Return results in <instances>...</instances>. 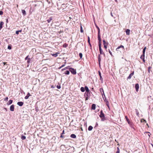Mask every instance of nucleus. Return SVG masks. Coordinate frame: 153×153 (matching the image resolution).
Here are the masks:
<instances>
[{
    "label": "nucleus",
    "mask_w": 153,
    "mask_h": 153,
    "mask_svg": "<svg viewBox=\"0 0 153 153\" xmlns=\"http://www.w3.org/2000/svg\"><path fill=\"white\" fill-rule=\"evenodd\" d=\"M69 70L71 73L73 74H75L76 73V70L72 68H70Z\"/></svg>",
    "instance_id": "1"
},
{
    "label": "nucleus",
    "mask_w": 153,
    "mask_h": 153,
    "mask_svg": "<svg viewBox=\"0 0 153 153\" xmlns=\"http://www.w3.org/2000/svg\"><path fill=\"white\" fill-rule=\"evenodd\" d=\"M103 42L104 48L105 49H106L107 48V46L108 45V43L106 42L105 40H103Z\"/></svg>",
    "instance_id": "2"
},
{
    "label": "nucleus",
    "mask_w": 153,
    "mask_h": 153,
    "mask_svg": "<svg viewBox=\"0 0 153 153\" xmlns=\"http://www.w3.org/2000/svg\"><path fill=\"white\" fill-rule=\"evenodd\" d=\"M100 117V118H102L103 117H105V115L104 113H103V111L102 110H101L100 112V114L99 115Z\"/></svg>",
    "instance_id": "3"
},
{
    "label": "nucleus",
    "mask_w": 153,
    "mask_h": 153,
    "mask_svg": "<svg viewBox=\"0 0 153 153\" xmlns=\"http://www.w3.org/2000/svg\"><path fill=\"white\" fill-rule=\"evenodd\" d=\"M135 88L136 89V91L137 92L139 88V85L137 83L135 84Z\"/></svg>",
    "instance_id": "4"
},
{
    "label": "nucleus",
    "mask_w": 153,
    "mask_h": 153,
    "mask_svg": "<svg viewBox=\"0 0 153 153\" xmlns=\"http://www.w3.org/2000/svg\"><path fill=\"white\" fill-rule=\"evenodd\" d=\"M100 53L101 54H103L104 56H105V53L103 52L102 48L99 49Z\"/></svg>",
    "instance_id": "5"
},
{
    "label": "nucleus",
    "mask_w": 153,
    "mask_h": 153,
    "mask_svg": "<svg viewBox=\"0 0 153 153\" xmlns=\"http://www.w3.org/2000/svg\"><path fill=\"white\" fill-rule=\"evenodd\" d=\"M120 48H122V49L123 50V49H124V47L123 46L121 45L120 46L118 47L117 48L116 50L117 51H119V49Z\"/></svg>",
    "instance_id": "6"
},
{
    "label": "nucleus",
    "mask_w": 153,
    "mask_h": 153,
    "mask_svg": "<svg viewBox=\"0 0 153 153\" xmlns=\"http://www.w3.org/2000/svg\"><path fill=\"white\" fill-rule=\"evenodd\" d=\"M17 104L19 106H22L24 104V103L22 102H17Z\"/></svg>",
    "instance_id": "7"
},
{
    "label": "nucleus",
    "mask_w": 153,
    "mask_h": 153,
    "mask_svg": "<svg viewBox=\"0 0 153 153\" xmlns=\"http://www.w3.org/2000/svg\"><path fill=\"white\" fill-rule=\"evenodd\" d=\"M31 95L29 93H28L27 95L25 97V99H27L29 97L31 96Z\"/></svg>",
    "instance_id": "8"
},
{
    "label": "nucleus",
    "mask_w": 153,
    "mask_h": 153,
    "mask_svg": "<svg viewBox=\"0 0 153 153\" xmlns=\"http://www.w3.org/2000/svg\"><path fill=\"white\" fill-rule=\"evenodd\" d=\"M10 110L11 111H13L14 110V106L13 105H11L10 107Z\"/></svg>",
    "instance_id": "9"
},
{
    "label": "nucleus",
    "mask_w": 153,
    "mask_h": 153,
    "mask_svg": "<svg viewBox=\"0 0 153 153\" xmlns=\"http://www.w3.org/2000/svg\"><path fill=\"white\" fill-rule=\"evenodd\" d=\"M126 32L127 35H129L130 34V30L129 29H127L126 30Z\"/></svg>",
    "instance_id": "10"
},
{
    "label": "nucleus",
    "mask_w": 153,
    "mask_h": 153,
    "mask_svg": "<svg viewBox=\"0 0 153 153\" xmlns=\"http://www.w3.org/2000/svg\"><path fill=\"white\" fill-rule=\"evenodd\" d=\"M85 92H90V91L88 89V87L86 86H85Z\"/></svg>",
    "instance_id": "11"
},
{
    "label": "nucleus",
    "mask_w": 153,
    "mask_h": 153,
    "mask_svg": "<svg viewBox=\"0 0 153 153\" xmlns=\"http://www.w3.org/2000/svg\"><path fill=\"white\" fill-rule=\"evenodd\" d=\"M59 53H55V54H51V55H52V56H53L54 57H57L58 55V54H59Z\"/></svg>",
    "instance_id": "12"
},
{
    "label": "nucleus",
    "mask_w": 153,
    "mask_h": 153,
    "mask_svg": "<svg viewBox=\"0 0 153 153\" xmlns=\"http://www.w3.org/2000/svg\"><path fill=\"white\" fill-rule=\"evenodd\" d=\"M98 39L99 41V42H101V40L100 38V34H98Z\"/></svg>",
    "instance_id": "13"
},
{
    "label": "nucleus",
    "mask_w": 153,
    "mask_h": 153,
    "mask_svg": "<svg viewBox=\"0 0 153 153\" xmlns=\"http://www.w3.org/2000/svg\"><path fill=\"white\" fill-rule=\"evenodd\" d=\"M96 108V105L95 104H93L91 106V109L93 110H95Z\"/></svg>",
    "instance_id": "14"
},
{
    "label": "nucleus",
    "mask_w": 153,
    "mask_h": 153,
    "mask_svg": "<svg viewBox=\"0 0 153 153\" xmlns=\"http://www.w3.org/2000/svg\"><path fill=\"white\" fill-rule=\"evenodd\" d=\"M134 74V73H131L129 76H128V77L127 78V79H130L131 78V76H132Z\"/></svg>",
    "instance_id": "15"
},
{
    "label": "nucleus",
    "mask_w": 153,
    "mask_h": 153,
    "mask_svg": "<svg viewBox=\"0 0 153 153\" xmlns=\"http://www.w3.org/2000/svg\"><path fill=\"white\" fill-rule=\"evenodd\" d=\"M4 22H0V30L2 28V26L4 25Z\"/></svg>",
    "instance_id": "16"
},
{
    "label": "nucleus",
    "mask_w": 153,
    "mask_h": 153,
    "mask_svg": "<svg viewBox=\"0 0 153 153\" xmlns=\"http://www.w3.org/2000/svg\"><path fill=\"white\" fill-rule=\"evenodd\" d=\"M125 118H126V120L127 122H128V124H130V123L131 122L129 121V119H128V117H127V116H126Z\"/></svg>",
    "instance_id": "17"
},
{
    "label": "nucleus",
    "mask_w": 153,
    "mask_h": 153,
    "mask_svg": "<svg viewBox=\"0 0 153 153\" xmlns=\"http://www.w3.org/2000/svg\"><path fill=\"white\" fill-rule=\"evenodd\" d=\"M70 137H71L72 138H75L76 137V135L74 134H71V135Z\"/></svg>",
    "instance_id": "18"
},
{
    "label": "nucleus",
    "mask_w": 153,
    "mask_h": 153,
    "mask_svg": "<svg viewBox=\"0 0 153 153\" xmlns=\"http://www.w3.org/2000/svg\"><path fill=\"white\" fill-rule=\"evenodd\" d=\"M146 47H145L143 49V56H144V54H145V52L146 51Z\"/></svg>",
    "instance_id": "19"
},
{
    "label": "nucleus",
    "mask_w": 153,
    "mask_h": 153,
    "mask_svg": "<svg viewBox=\"0 0 153 153\" xmlns=\"http://www.w3.org/2000/svg\"><path fill=\"white\" fill-rule=\"evenodd\" d=\"M22 13L23 15L24 16H25L26 14V11L25 10H22Z\"/></svg>",
    "instance_id": "20"
},
{
    "label": "nucleus",
    "mask_w": 153,
    "mask_h": 153,
    "mask_svg": "<svg viewBox=\"0 0 153 153\" xmlns=\"http://www.w3.org/2000/svg\"><path fill=\"white\" fill-rule=\"evenodd\" d=\"M13 100H9L8 102L7 103V104L8 105H10L12 103Z\"/></svg>",
    "instance_id": "21"
},
{
    "label": "nucleus",
    "mask_w": 153,
    "mask_h": 153,
    "mask_svg": "<svg viewBox=\"0 0 153 153\" xmlns=\"http://www.w3.org/2000/svg\"><path fill=\"white\" fill-rule=\"evenodd\" d=\"M99 74L100 76V80H103V79L101 75V73L99 71Z\"/></svg>",
    "instance_id": "22"
},
{
    "label": "nucleus",
    "mask_w": 153,
    "mask_h": 153,
    "mask_svg": "<svg viewBox=\"0 0 153 153\" xmlns=\"http://www.w3.org/2000/svg\"><path fill=\"white\" fill-rule=\"evenodd\" d=\"M85 94L86 95L87 97H89L90 96V92H85Z\"/></svg>",
    "instance_id": "23"
},
{
    "label": "nucleus",
    "mask_w": 153,
    "mask_h": 153,
    "mask_svg": "<svg viewBox=\"0 0 153 153\" xmlns=\"http://www.w3.org/2000/svg\"><path fill=\"white\" fill-rule=\"evenodd\" d=\"M93 129V127L92 126H89V127H88V130L89 131H91V130H92V129Z\"/></svg>",
    "instance_id": "24"
},
{
    "label": "nucleus",
    "mask_w": 153,
    "mask_h": 153,
    "mask_svg": "<svg viewBox=\"0 0 153 153\" xmlns=\"http://www.w3.org/2000/svg\"><path fill=\"white\" fill-rule=\"evenodd\" d=\"M100 91L101 93H102V92H103L104 95V96L105 97V95L104 94V92L103 90V88H100Z\"/></svg>",
    "instance_id": "25"
},
{
    "label": "nucleus",
    "mask_w": 153,
    "mask_h": 153,
    "mask_svg": "<svg viewBox=\"0 0 153 153\" xmlns=\"http://www.w3.org/2000/svg\"><path fill=\"white\" fill-rule=\"evenodd\" d=\"M80 90L82 92H84L85 91V88H84L83 87H82L80 88Z\"/></svg>",
    "instance_id": "26"
},
{
    "label": "nucleus",
    "mask_w": 153,
    "mask_h": 153,
    "mask_svg": "<svg viewBox=\"0 0 153 153\" xmlns=\"http://www.w3.org/2000/svg\"><path fill=\"white\" fill-rule=\"evenodd\" d=\"M52 20V18L51 17H50L48 20H47V21L48 23H50Z\"/></svg>",
    "instance_id": "27"
},
{
    "label": "nucleus",
    "mask_w": 153,
    "mask_h": 153,
    "mask_svg": "<svg viewBox=\"0 0 153 153\" xmlns=\"http://www.w3.org/2000/svg\"><path fill=\"white\" fill-rule=\"evenodd\" d=\"M69 71H66L65 72V73H64L65 74H67V75H68L69 74Z\"/></svg>",
    "instance_id": "28"
},
{
    "label": "nucleus",
    "mask_w": 153,
    "mask_h": 153,
    "mask_svg": "<svg viewBox=\"0 0 153 153\" xmlns=\"http://www.w3.org/2000/svg\"><path fill=\"white\" fill-rule=\"evenodd\" d=\"M96 27L98 30V34H100V29L99 27L98 26H96Z\"/></svg>",
    "instance_id": "29"
},
{
    "label": "nucleus",
    "mask_w": 153,
    "mask_h": 153,
    "mask_svg": "<svg viewBox=\"0 0 153 153\" xmlns=\"http://www.w3.org/2000/svg\"><path fill=\"white\" fill-rule=\"evenodd\" d=\"M68 46V45L66 43H65L63 44V47L64 48H66Z\"/></svg>",
    "instance_id": "30"
},
{
    "label": "nucleus",
    "mask_w": 153,
    "mask_h": 153,
    "mask_svg": "<svg viewBox=\"0 0 153 153\" xmlns=\"http://www.w3.org/2000/svg\"><path fill=\"white\" fill-rule=\"evenodd\" d=\"M98 45L99 47V49L101 48V42H98Z\"/></svg>",
    "instance_id": "31"
},
{
    "label": "nucleus",
    "mask_w": 153,
    "mask_h": 153,
    "mask_svg": "<svg viewBox=\"0 0 153 153\" xmlns=\"http://www.w3.org/2000/svg\"><path fill=\"white\" fill-rule=\"evenodd\" d=\"M7 48L9 50H10L12 48L11 45H9L8 46Z\"/></svg>",
    "instance_id": "32"
},
{
    "label": "nucleus",
    "mask_w": 153,
    "mask_h": 153,
    "mask_svg": "<svg viewBox=\"0 0 153 153\" xmlns=\"http://www.w3.org/2000/svg\"><path fill=\"white\" fill-rule=\"evenodd\" d=\"M26 139V137L24 136H22L21 137V139L22 140H25Z\"/></svg>",
    "instance_id": "33"
},
{
    "label": "nucleus",
    "mask_w": 153,
    "mask_h": 153,
    "mask_svg": "<svg viewBox=\"0 0 153 153\" xmlns=\"http://www.w3.org/2000/svg\"><path fill=\"white\" fill-rule=\"evenodd\" d=\"M79 56L81 59H82V53H79Z\"/></svg>",
    "instance_id": "34"
},
{
    "label": "nucleus",
    "mask_w": 153,
    "mask_h": 153,
    "mask_svg": "<svg viewBox=\"0 0 153 153\" xmlns=\"http://www.w3.org/2000/svg\"><path fill=\"white\" fill-rule=\"evenodd\" d=\"M88 42L89 43V44L90 45V46H91V44L90 43V38L89 36H88Z\"/></svg>",
    "instance_id": "35"
},
{
    "label": "nucleus",
    "mask_w": 153,
    "mask_h": 153,
    "mask_svg": "<svg viewBox=\"0 0 153 153\" xmlns=\"http://www.w3.org/2000/svg\"><path fill=\"white\" fill-rule=\"evenodd\" d=\"M120 150L119 147L117 148V150L116 152V153H120Z\"/></svg>",
    "instance_id": "36"
},
{
    "label": "nucleus",
    "mask_w": 153,
    "mask_h": 153,
    "mask_svg": "<svg viewBox=\"0 0 153 153\" xmlns=\"http://www.w3.org/2000/svg\"><path fill=\"white\" fill-rule=\"evenodd\" d=\"M31 61V59L30 58L28 59V60L27 61V63L28 64H29L30 62Z\"/></svg>",
    "instance_id": "37"
},
{
    "label": "nucleus",
    "mask_w": 153,
    "mask_h": 153,
    "mask_svg": "<svg viewBox=\"0 0 153 153\" xmlns=\"http://www.w3.org/2000/svg\"><path fill=\"white\" fill-rule=\"evenodd\" d=\"M101 61V58H98L99 64V65L100 66V65Z\"/></svg>",
    "instance_id": "38"
},
{
    "label": "nucleus",
    "mask_w": 153,
    "mask_h": 153,
    "mask_svg": "<svg viewBox=\"0 0 153 153\" xmlns=\"http://www.w3.org/2000/svg\"><path fill=\"white\" fill-rule=\"evenodd\" d=\"M130 127L133 128V125L131 123H130V124H129Z\"/></svg>",
    "instance_id": "39"
},
{
    "label": "nucleus",
    "mask_w": 153,
    "mask_h": 153,
    "mask_svg": "<svg viewBox=\"0 0 153 153\" xmlns=\"http://www.w3.org/2000/svg\"><path fill=\"white\" fill-rule=\"evenodd\" d=\"M80 31L81 33H83V30H82V26H81V27H80Z\"/></svg>",
    "instance_id": "40"
},
{
    "label": "nucleus",
    "mask_w": 153,
    "mask_h": 153,
    "mask_svg": "<svg viewBox=\"0 0 153 153\" xmlns=\"http://www.w3.org/2000/svg\"><path fill=\"white\" fill-rule=\"evenodd\" d=\"M101 118V120L102 121H104L105 120V117Z\"/></svg>",
    "instance_id": "41"
},
{
    "label": "nucleus",
    "mask_w": 153,
    "mask_h": 153,
    "mask_svg": "<svg viewBox=\"0 0 153 153\" xmlns=\"http://www.w3.org/2000/svg\"><path fill=\"white\" fill-rule=\"evenodd\" d=\"M56 87L58 89H60L61 88V86L60 85H57Z\"/></svg>",
    "instance_id": "42"
},
{
    "label": "nucleus",
    "mask_w": 153,
    "mask_h": 153,
    "mask_svg": "<svg viewBox=\"0 0 153 153\" xmlns=\"http://www.w3.org/2000/svg\"><path fill=\"white\" fill-rule=\"evenodd\" d=\"M143 57H145V54H144V56H143V54L140 57V58L142 59Z\"/></svg>",
    "instance_id": "43"
},
{
    "label": "nucleus",
    "mask_w": 153,
    "mask_h": 153,
    "mask_svg": "<svg viewBox=\"0 0 153 153\" xmlns=\"http://www.w3.org/2000/svg\"><path fill=\"white\" fill-rule=\"evenodd\" d=\"M8 100V97H7L5 98L4 99V100L5 101H7Z\"/></svg>",
    "instance_id": "44"
},
{
    "label": "nucleus",
    "mask_w": 153,
    "mask_h": 153,
    "mask_svg": "<svg viewBox=\"0 0 153 153\" xmlns=\"http://www.w3.org/2000/svg\"><path fill=\"white\" fill-rule=\"evenodd\" d=\"M3 14V11H0V15H1Z\"/></svg>",
    "instance_id": "45"
},
{
    "label": "nucleus",
    "mask_w": 153,
    "mask_h": 153,
    "mask_svg": "<svg viewBox=\"0 0 153 153\" xmlns=\"http://www.w3.org/2000/svg\"><path fill=\"white\" fill-rule=\"evenodd\" d=\"M16 34L18 35L19 33V32L18 31V30H17L16 31Z\"/></svg>",
    "instance_id": "46"
},
{
    "label": "nucleus",
    "mask_w": 153,
    "mask_h": 153,
    "mask_svg": "<svg viewBox=\"0 0 153 153\" xmlns=\"http://www.w3.org/2000/svg\"><path fill=\"white\" fill-rule=\"evenodd\" d=\"M28 56H27L25 58V60H28V59L29 58H28Z\"/></svg>",
    "instance_id": "47"
},
{
    "label": "nucleus",
    "mask_w": 153,
    "mask_h": 153,
    "mask_svg": "<svg viewBox=\"0 0 153 153\" xmlns=\"http://www.w3.org/2000/svg\"><path fill=\"white\" fill-rule=\"evenodd\" d=\"M142 60H143V61L144 62H145V57H143L142 58Z\"/></svg>",
    "instance_id": "48"
},
{
    "label": "nucleus",
    "mask_w": 153,
    "mask_h": 153,
    "mask_svg": "<svg viewBox=\"0 0 153 153\" xmlns=\"http://www.w3.org/2000/svg\"><path fill=\"white\" fill-rule=\"evenodd\" d=\"M143 120V121H144L145 122H146V120H145L143 119H142V120H141V122H142V121H143V120Z\"/></svg>",
    "instance_id": "49"
},
{
    "label": "nucleus",
    "mask_w": 153,
    "mask_h": 153,
    "mask_svg": "<svg viewBox=\"0 0 153 153\" xmlns=\"http://www.w3.org/2000/svg\"><path fill=\"white\" fill-rule=\"evenodd\" d=\"M109 53H110V54L111 55H112V53H111V51L109 50Z\"/></svg>",
    "instance_id": "50"
},
{
    "label": "nucleus",
    "mask_w": 153,
    "mask_h": 153,
    "mask_svg": "<svg viewBox=\"0 0 153 153\" xmlns=\"http://www.w3.org/2000/svg\"><path fill=\"white\" fill-rule=\"evenodd\" d=\"M65 65L64 64L61 67H60L59 68H62V67H63L64 66H65Z\"/></svg>",
    "instance_id": "51"
},
{
    "label": "nucleus",
    "mask_w": 153,
    "mask_h": 153,
    "mask_svg": "<svg viewBox=\"0 0 153 153\" xmlns=\"http://www.w3.org/2000/svg\"><path fill=\"white\" fill-rule=\"evenodd\" d=\"M150 68H151V67H149V69H148V71H149V72H150L149 70H150Z\"/></svg>",
    "instance_id": "52"
},
{
    "label": "nucleus",
    "mask_w": 153,
    "mask_h": 153,
    "mask_svg": "<svg viewBox=\"0 0 153 153\" xmlns=\"http://www.w3.org/2000/svg\"><path fill=\"white\" fill-rule=\"evenodd\" d=\"M3 64L4 65H6V64H7V63L6 62H3Z\"/></svg>",
    "instance_id": "53"
},
{
    "label": "nucleus",
    "mask_w": 153,
    "mask_h": 153,
    "mask_svg": "<svg viewBox=\"0 0 153 153\" xmlns=\"http://www.w3.org/2000/svg\"><path fill=\"white\" fill-rule=\"evenodd\" d=\"M62 134H61L60 137L61 138H64V136L62 135Z\"/></svg>",
    "instance_id": "54"
},
{
    "label": "nucleus",
    "mask_w": 153,
    "mask_h": 153,
    "mask_svg": "<svg viewBox=\"0 0 153 153\" xmlns=\"http://www.w3.org/2000/svg\"><path fill=\"white\" fill-rule=\"evenodd\" d=\"M64 134V130H63V131H62V133H61V134Z\"/></svg>",
    "instance_id": "55"
},
{
    "label": "nucleus",
    "mask_w": 153,
    "mask_h": 153,
    "mask_svg": "<svg viewBox=\"0 0 153 153\" xmlns=\"http://www.w3.org/2000/svg\"><path fill=\"white\" fill-rule=\"evenodd\" d=\"M136 114L137 116L139 115V112H138L137 111H136Z\"/></svg>",
    "instance_id": "56"
},
{
    "label": "nucleus",
    "mask_w": 153,
    "mask_h": 153,
    "mask_svg": "<svg viewBox=\"0 0 153 153\" xmlns=\"http://www.w3.org/2000/svg\"><path fill=\"white\" fill-rule=\"evenodd\" d=\"M6 22L7 23L8 22V19H6Z\"/></svg>",
    "instance_id": "57"
},
{
    "label": "nucleus",
    "mask_w": 153,
    "mask_h": 153,
    "mask_svg": "<svg viewBox=\"0 0 153 153\" xmlns=\"http://www.w3.org/2000/svg\"><path fill=\"white\" fill-rule=\"evenodd\" d=\"M18 31H19V32H21L22 31V30H18Z\"/></svg>",
    "instance_id": "58"
},
{
    "label": "nucleus",
    "mask_w": 153,
    "mask_h": 153,
    "mask_svg": "<svg viewBox=\"0 0 153 153\" xmlns=\"http://www.w3.org/2000/svg\"><path fill=\"white\" fill-rule=\"evenodd\" d=\"M100 54H99L98 55V58H100Z\"/></svg>",
    "instance_id": "59"
},
{
    "label": "nucleus",
    "mask_w": 153,
    "mask_h": 153,
    "mask_svg": "<svg viewBox=\"0 0 153 153\" xmlns=\"http://www.w3.org/2000/svg\"><path fill=\"white\" fill-rule=\"evenodd\" d=\"M88 97L87 96V97L86 98L85 100H88Z\"/></svg>",
    "instance_id": "60"
},
{
    "label": "nucleus",
    "mask_w": 153,
    "mask_h": 153,
    "mask_svg": "<svg viewBox=\"0 0 153 153\" xmlns=\"http://www.w3.org/2000/svg\"><path fill=\"white\" fill-rule=\"evenodd\" d=\"M67 69V68H66H66H64V70H66V69Z\"/></svg>",
    "instance_id": "61"
},
{
    "label": "nucleus",
    "mask_w": 153,
    "mask_h": 153,
    "mask_svg": "<svg viewBox=\"0 0 153 153\" xmlns=\"http://www.w3.org/2000/svg\"><path fill=\"white\" fill-rule=\"evenodd\" d=\"M101 94H102V97H103V95H104L103 93H102Z\"/></svg>",
    "instance_id": "62"
},
{
    "label": "nucleus",
    "mask_w": 153,
    "mask_h": 153,
    "mask_svg": "<svg viewBox=\"0 0 153 153\" xmlns=\"http://www.w3.org/2000/svg\"><path fill=\"white\" fill-rule=\"evenodd\" d=\"M107 106H108V107H109V105L108 104H107Z\"/></svg>",
    "instance_id": "63"
},
{
    "label": "nucleus",
    "mask_w": 153,
    "mask_h": 153,
    "mask_svg": "<svg viewBox=\"0 0 153 153\" xmlns=\"http://www.w3.org/2000/svg\"><path fill=\"white\" fill-rule=\"evenodd\" d=\"M151 145H152V146L153 147V144H151Z\"/></svg>",
    "instance_id": "64"
}]
</instances>
